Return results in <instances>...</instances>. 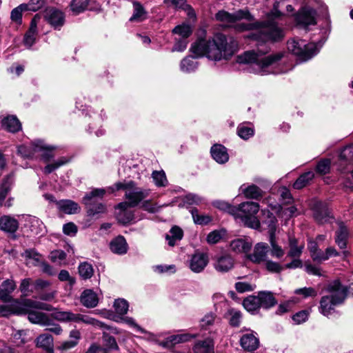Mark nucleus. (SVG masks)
Masks as SVG:
<instances>
[{
  "label": "nucleus",
  "instance_id": "nucleus-1",
  "mask_svg": "<svg viewBox=\"0 0 353 353\" xmlns=\"http://www.w3.org/2000/svg\"><path fill=\"white\" fill-rule=\"evenodd\" d=\"M282 13L277 9V5L274 4L272 10L267 14V19L262 22L245 23L241 19L250 20L251 15L248 11L238 10L232 14L221 10L216 14L217 20L225 22L228 26H234L236 30L243 32L249 30H254L252 37L255 40L261 41H276L284 37V31L279 26L275 20L279 19Z\"/></svg>",
  "mask_w": 353,
  "mask_h": 353
},
{
  "label": "nucleus",
  "instance_id": "nucleus-2",
  "mask_svg": "<svg viewBox=\"0 0 353 353\" xmlns=\"http://www.w3.org/2000/svg\"><path fill=\"white\" fill-rule=\"evenodd\" d=\"M237 48V42L232 37L216 34L212 39H199L192 44L190 52L196 57H206L214 61L228 59Z\"/></svg>",
  "mask_w": 353,
  "mask_h": 353
},
{
  "label": "nucleus",
  "instance_id": "nucleus-3",
  "mask_svg": "<svg viewBox=\"0 0 353 353\" xmlns=\"http://www.w3.org/2000/svg\"><path fill=\"white\" fill-rule=\"evenodd\" d=\"M268 52L269 48L265 47L263 49V46L261 45V48L259 47L256 52L247 51L238 56L237 62L254 65L256 67V72L261 74L270 73L269 68L276 65L283 58L284 54L279 52L266 55Z\"/></svg>",
  "mask_w": 353,
  "mask_h": 353
},
{
  "label": "nucleus",
  "instance_id": "nucleus-4",
  "mask_svg": "<svg viewBox=\"0 0 353 353\" xmlns=\"http://www.w3.org/2000/svg\"><path fill=\"white\" fill-rule=\"evenodd\" d=\"M326 292L329 294L321 299L319 312L327 316L332 314L336 305L344 301L347 296V288L339 280H334L327 285Z\"/></svg>",
  "mask_w": 353,
  "mask_h": 353
},
{
  "label": "nucleus",
  "instance_id": "nucleus-5",
  "mask_svg": "<svg viewBox=\"0 0 353 353\" xmlns=\"http://www.w3.org/2000/svg\"><path fill=\"white\" fill-rule=\"evenodd\" d=\"M40 309L46 311L53 310L52 305L31 299H26L16 307L14 313L17 314H28V320L34 324L47 325L50 323L49 316L43 312L32 310Z\"/></svg>",
  "mask_w": 353,
  "mask_h": 353
},
{
  "label": "nucleus",
  "instance_id": "nucleus-6",
  "mask_svg": "<svg viewBox=\"0 0 353 353\" xmlns=\"http://www.w3.org/2000/svg\"><path fill=\"white\" fill-rule=\"evenodd\" d=\"M121 189L125 190V196L128 202L120 203L117 208L135 207L150 194L149 190H145L136 186L135 183L130 181L128 183H117L113 187H109L108 190L111 192Z\"/></svg>",
  "mask_w": 353,
  "mask_h": 353
},
{
  "label": "nucleus",
  "instance_id": "nucleus-7",
  "mask_svg": "<svg viewBox=\"0 0 353 353\" xmlns=\"http://www.w3.org/2000/svg\"><path fill=\"white\" fill-rule=\"evenodd\" d=\"M237 209V213L234 216L239 218L245 225L253 229L260 227V222L256 216L259 210V203L253 201L243 202Z\"/></svg>",
  "mask_w": 353,
  "mask_h": 353
},
{
  "label": "nucleus",
  "instance_id": "nucleus-8",
  "mask_svg": "<svg viewBox=\"0 0 353 353\" xmlns=\"http://www.w3.org/2000/svg\"><path fill=\"white\" fill-rule=\"evenodd\" d=\"M321 46L315 43H307L303 39L292 40L288 42V49L297 56L301 61H305L316 55Z\"/></svg>",
  "mask_w": 353,
  "mask_h": 353
},
{
  "label": "nucleus",
  "instance_id": "nucleus-9",
  "mask_svg": "<svg viewBox=\"0 0 353 353\" xmlns=\"http://www.w3.org/2000/svg\"><path fill=\"white\" fill-rule=\"evenodd\" d=\"M51 316L61 322L83 323L88 325L103 327V323L88 315L74 314L70 311L55 310L51 314Z\"/></svg>",
  "mask_w": 353,
  "mask_h": 353
},
{
  "label": "nucleus",
  "instance_id": "nucleus-10",
  "mask_svg": "<svg viewBox=\"0 0 353 353\" xmlns=\"http://www.w3.org/2000/svg\"><path fill=\"white\" fill-rule=\"evenodd\" d=\"M106 192L103 188H95L90 192L86 194L83 198V203L88 207L87 213L90 216H94L97 214L105 213L106 208L103 203L92 205L95 198H103Z\"/></svg>",
  "mask_w": 353,
  "mask_h": 353
},
{
  "label": "nucleus",
  "instance_id": "nucleus-11",
  "mask_svg": "<svg viewBox=\"0 0 353 353\" xmlns=\"http://www.w3.org/2000/svg\"><path fill=\"white\" fill-rule=\"evenodd\" d=\"M209 263V256L207 252L196 251L188 261V267L194 273L203 272Z\"/></svg>",
  "mask_w": 353,
  "mask_h": 353
},
{
  "label": "nucleus",
  "instance_id": "nucleus-12",
  "mask_svg": "<svg viewBox=\"0 0 353 353\" xmlns=\"http://www.w3.org/2000/svg\"><path fill=\"white\" fill-rule=\"evenodd\" d=\"M13 183L12 176L11 175H7L5 176L0 183V206L10 208L13 204L14 199L9 197L7 200V197L9 192L11 190L12 185Z\"/></svg>",
  "mask_w": 353,
  "mask_h": 353
},
{
  "label": "nucleus",
  "instance_id": "nucleus-13",
  "mask_svg": "<svg viewBox=\"0 0 353 353\" xmlns=\"http://www.w3.org/2000/svg\"><path fill=\"white\" fill-rule=\"evenodd\" d=\"M297 24L304 27L316 23V11L311 8L304 7L295 16Z\"/></svg>",
  "mask_w": 353,
  "mask_h": 353
},
{
  "label": "nucleus",
  "instance_id": "nucleus-14",
  "mask_svg": "<svg viewBox=\"0 0 353 353\" xmlns=\"http://www.w3.org/2000/svg\"><path fill=\"white\" fill-rule=\"evenodd\" d=\"M44 17L47 22L55 29H60L65 22L64 14L61 11L54 8H49L46 9Z\"/></svg>",
  "mask_w": 353,
  "mask_h": 353
},
{
  "label": "nucleus",
  "instance_id": "nucleus-15",
  "mask_svg": "<svg viewBox=\"0 0 353 353\" xmlns=\"http://www.w3.org/2000/svg\"><path fill=\"white\" fill-rule=\"evenodd\" d=\"M234 265V259L228 254L217 255L214 258V268L219 272H228Z\"/></svg>",
  "mask_w": 353,
  "mask_h": 353
},
{
  "label": "nucleus",
  "instance_id": "nucleus-16",
  "mask_svg": "<svg viewBox=\"0 0 353 353\" xmlns=\"http://www.w3.org/2000/svg\"><path fill=\"white\" fill-rule=\"evenodd\" d=\"M269 246L267 243L261 242L255 245L253 252L248 255V259L253 263L259 264L267 260Z\"/></svg>",
  "mask_w": 353,
  "mask_h": 353
},
{
  "label": "nucleus",
  "instance_id": "nucleus-17",
  "mask_svg": "<svg viewBox=\"0 0 353 353\" xmlns=\"http://www.w3.org/2000/svg\"><path fill=\"white\" fill-rule=\"evenodd\" d=\"M349 237V230L342 222L339 223V229L336 231L335 243L342 250L341 253L346 256L345 250L347 241Z\"/></svg>",
  "mask_w": 353,
  "mask_h": 353
},
{
  "label": "nucleus",
  "instance_id": "nucleus-18",
  "mask_svg": "<svg viewBox=\"0 0 353 353\" xmlns=\"http://www.w3.org/2000/svg\"><path fill=\"white\" fill-rule=\"evenodd\" d=\"M353 161V144L345 146L339 154L337 162L338 169L345 171L347 165Z\"/></svg>",
  "mask_w": 353,
  "mask_h": 353
},
{
  "label": "nucleus",
  "instance_id": "nucleus-19",
  "mask_svg": "<svg viewBox=\"0 0 353 353\" xmlns=\"http://www.w3.org/2000/svg\"><path fill=\"white\" fill-rule=\"evenodd\" d=\"M19 225V221L13 216L3 215L0 217V229L5 232L14 234Z\"/></svg>",
  "mask_w": 353,
  "mask_h": 353
},
{
  "label": "nucleus",
  "instance_id": "nucleus-20",
  "mask_svg": "<svg viewBox=\"0 0 353 353\" xmlns=\"http://www.w3.org/2000/svg\"><path fill=\"white\" fill-rule=\"evenodd\" d=\"M240 344L245 350L253 351L259 347V341L254 333H245L241 336Z\"/></svg>",
  "mask_w": 353,
  "mask_h": 353
},
{
  "label": "nucleus",
  "instance_id": "nucleus-21",
  "mask_svg": "<svg viewBox=\"0 0 353 353\" xmlns=\"http://www.w3.org/2000/svg\"><path fill=\"white\" fill-rule=\"evenodd\" d=\"M80 302L87 308H93L97 305L99 298L97 293L92 290L86 289L81 294Z\"/></svg>",
  "mask_w": 353,
  "mask_h": 353
},
{
  "label": "nucleus",
  "instance_id": "nucleus-22",
  "mask_svg": "<svg viewBox=\"0 0 353 353\" xmlns=\"http://www.w3.org/2000/svg\"><path fill=\"white\" fill-rule=\"evenodd\" d=\"M212 158L220 164L225 163L229 160L227 148L221 144H214L210 150Z\"/></svg>",
  "mask_w": 353,
  "mask_h": 353
},
{
  "label": "nucleus",
  "instance_id": "nucleus-23",
  "mask_svg": "<svg viewBox=\"0 0 353 353\" xmlns=\"http://www.w3.org/2000/svg\"><path fill=\"white\" fill-rule=\"evenodd\" d=\"M314 217L319 223L328 221L332 217L330 216V212L327 205L322 202L316 203L314 207Z\"/></svg>",
  "mask_w": 353,
  "mask_h": 353
},
{
  "label": "nucleus",
  "instance_id": "nucleus-24",
  "mask_svg": "<svg viewBox=\"0 0 353 353\" xmlns=\"http://www.w3.org/2000/svg\"><path fill=\"white\" fill-rule=\"evenodd\" d=\"M55 149V146L47 145L43 141L37 140L36 145L37 153L41 154V159L45 162H48L54 158V154L53 152Z\"/></svg>",
  "mask_w": 353,
  "mask_h": 353
},
{
  "label": "nucleus",
  "instance_id": "nucleus-25",
  "mask_svg": "<svg viewBox=\"0 0 353 353\" xmlns=\"http://www.w3.org/2000/svg\"><path fill=\"white\" fill-rule=\"evenodd\" d=\"M35 344L37 347L41 348L48 352L51 353L53 352V338L48 333H43L39 335L35 339Z\"/></svg>",
  "mask_w": 353,
  "mask_h": 353
},
{
  "label": "nucleus",
  "instance_id": "nucleus-26",
  "mask_svg": "<svg viewBox=\"0 0 353 353\" xmlns=\"http://www.w3.org/2000/svg\"><path fill=\"white\" fill-rule=\"evenodd\" d=\"M195 337V334H190L188 333L174 334L168 337L164 342L161 343V345L163 347H170L178 343L189 341Z\"/></svg>",
  "mask_w": 353,
  "mask_h": 353
},
{
  "label": "nucleus",
  "instance_id": "nucleus-27",
  "mask_svg": "<svg viewBox=\"0 0 353 353\" xmlns=\"http://www.w3.org/2000/svg\"><path fill=\"white\" fill-rule=\"evenodd\" d=\"M110 248L114 254H124L128 252V245L123 236H118L110 242Z\"/></svg>",
  "mask_w": 353,
  "mask_h": 353
},
{
  "label": "nucleus",
  "instance_id": "nucleus-28",
  "mask_svg": "<svg viewBox=\"0 0 353 353\" xmlns=\"http://www.w3.org/2000/svg\"><path fill=\"white\" fill-rule=\"evenodd\" d=\"M257 296L259 299L260 307L263 309H269L277 303L275 297L270 292L261 291L258 293Z\"/></svg>",
  "mask_w": 353,
  "mask_h": 353
},
{
  "label": "nucleus",
  "instance_id": "nucleus-29",
  "mask_svg": "<svg viewBox=\"0 0 353 353\" xmlns=\"http://www.w3.org/2000/svg\"><path fill=\"white\" fill-rule=\"evenodd\" d=\"M15 288L16 284L13 280L7 279L4 281L0 288V300L3 302L10 301L11 299L10 294L14 290Z\"/></svg>",
  "mask_w": 353,
  "mask_h": 353
},
{
  "label": "nucleus",
  "instance_id": "nucleus-30",
  "mask_svg": "<svg viewBox=\"0 0 353 353\" xmlns=\"http://www.w3.org/2000/svg\"><path fill=\"white\" fill-rule=\"evenodd\" d=\"M40 17L36 14L31 21V25L29 30L26 32L24 37V43L28 48L31 47L35 41L37 34V23L39 20Z\"/></svg>",
  "mask_w": 353,
  "mask_h": 353
},
{
  "label": "nucleus",
  "instance_id": "nucleus-31",
  "mask_svg": "<svg viewBox=\"0 0 353 353\" xmlns=\"http://www.w3.org/2000/svg\"><path fill=\"white\" fill-rule=\"evenodd\" d=\"M304 249V244L299 243L294 237L289 238V251L287 256L290 258H299Z\"/></svg>",
  "mask_w": 353,
  "mask_h": 353
},
{
  "label": "nucleus",
  "instance_id": "nucleus-32",
  "mask_svg": "<svg viewBox=\"0 0 353 353\" xmlns=\"http://www.w3.org/2000/svg\"><path fill=\"white\" fill-rule=\"evenodd\" d=\"M2 127L11 132H17L21 129V124L17 117L11 115L2 119Z\"/></svg>",
  "mask_w": 353,
  "mask_h": 353
},
{
  "label": "nucleus",
  "instance_id": "nucleus-33",
  "mask_svg": "<svg viewBox=\"0 0 353 353\" xmlns=\"http://www.w3.org/2000/svg\"><path fill=\"white\" fill-rule=\"evenodd\" d=\"M183 236V232L181 228L174 225L172 227L169 232L165 235V239L170 246H174Z\"/></svg>",
  "mask_w": 353,
  "mask_h": 353
},
{
  "label": "nucleus",
  "instance_id": "nucleus-34",
  "mask_svg": "<svg viewBox=\"0 0 353 353\" xmlns=\"http://www.w3.org/2000/svg\"><path fill=\"white\" fill-rule=\"evenodd\" d=\"M230 249L236 253H247L250 251L252 245L243 239H236L230 242Z\"/></svg>",
  "mask_w": 353,
  "mask_h": 353
},
{
  "label": "nucleus",
  "instance_id": "nucleus-35",
  "mask_svg": "<svg viewBox=\"0 0 353 353\" xmlns=\"http://www.w3.org/2000/svg\"><path fill=\"white\" fill-rule=\"evenodd\" d=\"M21 255L25 258L28 265L39 266L43 261L41 254L33 249L26 250Z\"/></svg>",
  "mask_w": 353,
  "mask_h": 353
},
{
  "label": "nucleus",
  "instance_id": "nucleus-36",
  "mask_svg": "<svg viewBox=\"0 0 353 353\" xmlns=\"http://www.w3.org/2000/svg\"><path fill=\"white\" fill-rule=\"evenodd\" d=\"M240 190L245 196L248 199H258L263 196V191L255 185L248 186L242 185Z\"/></svg>",
  "mask_w": 353,
  "mask_h": 353
},
{
  "label": "nucleus",
  "instance_id": "nucleus-37",
  "mask_svg": "<svg viewBox=\"0 0 353 353\" xmlns=\"http://www.w3.org/2000/svg\"><path fill=\"white\" fill-rule=\"evenodd\" d=\"M243 305L248 312L252 314L257 313L261 308L257 295H250L246 297L243 301Z\"/></svg>",
  "mask_w": 353,
  "mask_h": 353
},
{
  "label": "nucleus",
  "instance_id": "nucleus-38",
  "mask_svg": "<svg viewBox=\"0 0 353 353\" xmlns=\"http://www.w3.org/2000/svg\"><path fill=\"white\" fill-rule=\"evenodd\" d=\"M37 141L32 142L30 145H21L17 148V153L24 159H33L37 154L36 145Z\"/></svg>",
  "mask_w": 353,
  "mask_h": 353
},
{
  "label": "nucleus",
  "instance_id": "nucleus-39",
  "mask_svg": "<svg viewBox=\"0 0 353 353\" xmlns=\"http://www.w3.org/2000/svg\"><path fill=\"white\" fill-rule=\"evenodd\" d=\"M59 210L65 214H75L79 210V205L71 200H61L57 202Z\"/></svg>",
  "mask_w": 353,
  "mask_h": 353
},
{
  "label": "nucleus",
  "instance_id": "nucleus-40",
  "mask_svg": "<svg viewBox=\"0 0 353 353\" xmlns=\"http://www.w3.org/2000/svg\"><path fill=\"white\" fill-rule=\"evenodd\" d=\"M194 353H214V343L210 339L198 342L194 347Z\"/></svg>",
  "mask_w": 353,
  "mask_h": 353
},
{
  "label": "nucleus",
  "instance_id": "nucleus-41",
  "mask_svg": "<svg viewBox=\"0 0 353 353\" xmlns=\"http://www.w3.org/2000/svg\"><path fill=\"white\" fill-rule=\"evenodd\" d=\"M133 9V14L132 17L130 18V21L140 22L143 21L146 18L147 12L140 3L137 1H134Z\"/></svg>",
  "mask_w": 353,
  "mask_h": 353
},
{
  "label": "nucleus",
  "instance_id": "nucleus-42",
  "mask_svg": "<svg viewBox=\"0 0 353 353\" xmlns=\"http://www.w3.org/2000/svg\"><path fill=\"white\" fill-rule=\"evenodd\" d=\"M268 221L267 223L269 228V234H270V243L271 247L277 245L278 244L276 242L275 239V231L276 228V219L270 212H268Z\"/></svg>",
  "mask_w": 353,
  "mask_h": 353
},
{
  "label": "nucleus",
  "instance_id": "nucleus-43",
  "mask_svg": "<svg viewBox=\"0 0 353 353\" xmlns=\"http://www.w3.org/2000/svg\"><path fill=\"white\" fill-rule=\"evenodd\" d=\"M103 350L107 351H117L119 346L114 336L107 333H103L102 337Z\"/></svg>",
  "mask_w": 353,
  "mask_h": 353
},
{
  "label": "nucleus",
  "instance_id": "nucleus-44",
  "mask_svg": "<svg viewBox=\"0 0 353 353\" xmlns=\"http://www.w3.org/2000/svg\"><path fill=\"white\" fill-rule=\"evenodd\" d=\"M314 177L312 171H309L301 174L294 182L293 187L295 189L300 190L306 186Z\"/></svg>",
  "mask_w": 353,
  "mask_h": 353
},
{
  "label": "nucleus",
  "instance_id": "nucleus-45",
  "mask_svg": "<svg viewBox=\"0 0 353 353\" xmlns=\"http://www.w3.org/2000/svg\"><path fill=\"white\" fill-rule=\"evenodd\" d=\"M198 66V63L192 57H186L180 63V69L183 72H194Z\"/></svg>",
  "mask_w": 353,
  "mask_h": 353
},
{
  "label": "nucleus",
  "instance_id": "nucleus-46",
  "mask_svg": "<svg viewBox=\"0 0 353 353\" xmlns=\"http://www.w3.org/2000/svg\"><path fill=\"white\" fill-rule=\"evenodd\" d=\"M194 222L199 225H206L212 221V218L207 214L199 213L196 208H193L190 211Z\"/></svg>",
  "mask_w": 353,
  "mask_h": 353
},
{
  "label": "nucleus",
  "instance_id": "nucleus-47",
  "mask_svg": "<svg viewBox=\"0 0 353 353\" xmlns=\"http://www.w3.org/2000/svg\"><path fill=\"white\" fill-rule=\"evenodd\" d=\"M79 273L83 279H88L92 276L94 270L91 264L88 262H83L79 265Z\"/></svg>",
  "mask_w": 353,
  "mask_h": 353
},
{
  "label": "nucleus",
  "instance_id": "nucleus-48",
  "mask_svg": "<svg viewBox=\"0 0 353 353\" xmlns=\"http://www.w3.org/2000/svg\"><path fill=\"white\" fill-rule=\"evenodd\" d=\"M172 32L181 36L182 37L181 39H187V38L191 35L192 30L190 25L183 23L176 26L172 30Z\"/></svg>",
  "mask_w": 353,
  "mask_h": 353
},
{
  "label": "nucleus",
  "instance_id": "nucleus-49",
  "mask_svg": "<svg viewBox=\"0 0 353 353\" xmlns=\"http://www.w3.org/2000/svg\"><path fill=\"white\" fill-rule=\"evenodd\" d=\"M89 1L90 0H72L70 3L71 10L75 14L83 12L87 8Z\"/></svg>",
  "mask_w": 353,
  "mask_h": 353
},
{
  "label": "nucleus",
  "instance_id": "nucleus-50",
  "mask_svg": "<svg viewBox=\"0 0 353 353\" xmlns=\"http://www.w3.org/2000/svg\"><path fill=\"white\" fill-rule=\"evenodd\" d=\"M114 307L119 315H125L128 311L129 304L124 299H118L114 301Z\"/></svg>",
  "mask_w": 353,
  "mask_h": 353
},
{
  "label": "nucleus",
  "instance_id": "nucleus-51",
  "mask_svg": "<svg viewBox=\"0 0 353 353\" xmlns=\"http://www.w3.org/2000/svg\"><path fill=\"white\" fill-rule=\"evenodd\" d=\"M19 288L23 294L26 296H30L34 292V283L30 278L23 279Z\"/></svg>",
  "mask_w": 353,
  "mask_h": 353
},
{
  "label": "nucleus",
  "instance_id": "nucleus-52",
  "mask_svg": "<svg viewBox=\"0 0 353 353\" xmlns=\"http://www.w3.org/2000/svg\"><path fill=\"white\" fill-rule=\"evenodd\" d=\"M254 128L245 124H241L238 126V135L243 139L247 140L254 135Z\"/></svg>",
  "mask_w": 353,
  "mask_h": 353
},
{
  "label": "nucleus",
  "instance_id": "nucleus-53",
  "mask_svg": "<svg viewBox=\"0 0 353 353\" xmlns=\"http://www.w3.org/2000/svg\"><path fill=\"white\" fill-rule=\"evenodd\" d=\"M128 208V207L119 208L120 211L117 214V219L119 222L123 224L130 222L134 217L132 212L127 210Z\"/></svg>",
  "mask_w": 353,
  "mask_h": 353
},
{
  "label": "nucleus",
  "instance_id": "nucleus-54",
  "mask_svg": "<svg viewBox=\"0 0 353 353\" xmlns=\"http://www.w3.org/2000/svg\"><path fill=\"white\" fill-rule=\"evenodd\" d=\"M214 206L223 211H226L232 215L237 213V208L230 205L228 203L221 201H216L214 202Z\"/></svg>",
  "mask_w": 353,
  "mask_h": 353
},
{
  "label": "nucleus",
  "instance_id": "nucleus-55",
  "mask_svg": "<svg viewBox=\"0 0 353 353\" xmlns=\"http://www.w3.org/2000/svg\"><path fill=\"white\" fill-rule=\"evenodd\" d=\"M68 162V160L65 157H61V159L55 161L52 163L48 164L43 169V172L45 174H50L54 170L58 169L59 167L65 165Z\"/></svg>",
  "mask_w": 353,
  "mask_h": 353
},
{
  "label": "nucleus",
  "instance_id": "nucleus-56",
  "mask_svg": "<svg viewBox=\"0 0 353 353\" xmlns=\"http://www.w3.org/2000/svg\"><path fill=\"white\" fill-rule=\"evenodd\" d=\"M115 321L119 323V322H124L126 324L129 325L131 327H134L137 331L140 332L141 333H145L146 331L141 327L138 324L136 323L135 321L133 318L125 316V317H121L117 316V319H115Z\"/></svg>",
  "mask_w": 353,
  "mask_h": 353
},
{
  "label": "nucleus",
  "instance_id": "nucleus-57",
  "mask_svg": "<svg viewBox=\"0 0 353 353\" xmlns=\"http://www.w3.org/2000/svg\"><path fill=\"white\" fill-rule=\"evenodd\" d=\"M294 293L298 295H301L303 298L315 297L317 296V290L311 287L296 289Z\"/></svg>",
  "mask_w": 353,
  "mask_h": 353
},
{
  "label": "nucleus",
  "instance_id": "nucleus-58",
  "mask_svg": "<svg viewBox=\"0 0 353 353\" xmlns=\"http://www.w3.org/2000/svg\"><path fill=\"white\" fill-rule=\"evenodd\" d=\"M330 160L322 159L316 165V171L321 174H325L329 172L330 169Z\"/></svg>",
  "mask_w": 353,
  "mask_h": 353
},
{
  "label": "nucleus",
  "instance_id": "nucleus-59",
  "mask_svg": "<svg viewBox=\"0 0 353 353\" xmlns=\"http://www.w3.org/2000/svg\"><path fill=\"white\" fill-rule=\"evenodd\" d=\"M152 178L157 186H165L167 184L166 176L163 171H154L152 173Z\"/></svg>",
  "mask_w": 353,
  "mask_h": 353
},
{
  "label": "nucleus",
  "instance_id": "nucleus-60",
  "mask_svg": "<svg viewBox=\"0 0 353 353\" xmlns=\"http://www.w3.org/2000/svg\"><path fill=\"white\" fill-rule=\"evenodd\" d=\"M183 200L189 205H199L203 201V198L198 194L189 193L185 196Z\"/></svg>",
  "mask_w": 353,
  "mask_h": 353
},
{
  "label": "nucleus",
  "instance_id": "nucleus-61",
  "mask_svg": "<svg viewBox=\"0 0 353 353\" xmlns=\"http://www.w3.org/2000/svg\"><path fill=\"white\" fill-rule=\"evenodd\" d=\"M44 5V0H30L28 3L25 4V9L36 12Z\"/></svg>",
  "mask_w": 353,
  "mask_h": 353
},
{
  "label": "nucleus",
  "instance_id": "nucleus-62",
  "mask_svg": "<svg viewBox=\"0 0 353 353\" xmlns=\"http://www.w3.org/2000/svg\"><path fill=\"white\" fill-rule=\"evenodd\" d=\"M224 232L218 230H214L210 232L207 236V241L210 244L218 243L223 237Z\"/></svg>",
  "mask_w": 353,
  "mask_h": 353
},
{
  "label": "nucleus",
  "instance_id": "nucleus-63",
  "mask_svg": "<svg viewBox=\"0 0 353 353\" xmlns=\"http://www.w3.org/2000/svg\"><path fill=\"white\" fill-rule=\"evenodd\" d=\"M26 332L24 330H16L12 334L13 342L17 345L24 344L26 341L25 335Z\"/></svg>",
  "mask_w": 353,
  "mask_h": 353
},
{
  "label": "nucleus",
  "instance_id": "nucleus-64",
  "mask_svg": "<svg viewBox=\"0 0 353 353\" xmlns=\"http://www.w3.org/2000/svg\"><path fill=\"white\" fill-rule=\"evenodd\" d=\"M216 316L212 312L206 314L201 320L200 325L202 328H207L208 326L212 325L215 321Z\"/></svg>",
  "mask_w": 353,
  "mask_h": 353
}]
</instances>
